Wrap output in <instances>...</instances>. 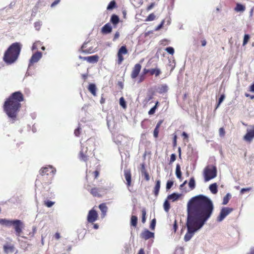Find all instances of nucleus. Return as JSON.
Returning <instances> with one entry per match:
<instances>
[{"instance_id": "obj_36", "label": "nucleus", "mask_w": 254, "mask_h": 254, "mask_svg": "<svg viewBox=\"0 0 254 254\" xmlns=\"http://www.w3.org/2000/svg\"><path fill=\"white\" fill-rule=\"evenodd\" d=\"M189 185L191 190H193L195 188V180L193 178H191L190 180Z\"/></svg>"}, {"instance_id": "obj_35", "label": "nucleus", "mask_w": 254, "mask_h": 254, "mask_svg": "<svg viewBox=\"0 0 254 254\" xmlns=\"http://www.w3.org/2000/svg\"><path fill=\"white\" fill-rule=\"evenodd\" d=\"M12 220H7L6 219H0V223L6 226L12 225Z\"/></svg>"}, {"instance_id": "obj_5", "label": "nucleus", "mask_w": 254, "mask_h": 254, "mask_svg": "<svg viewBox=\"0 0 254 254\" xmlns=\"http://www.w3.org/2000/svg\"><path fill=\"white\" fill-rule=\"evenodd\" d=\"M95 146L94 139L89 138L81 145V149L79 154V158L80 160L87 162L90 157L93 154V150Z\"/></svg>"}, {"instance_id": "obj_2", "label": "nucleus", "mask_w": 254, "mask_h": 254, "mask_svg": "<svg viewBox=\"0 0 254 254\" xmlns=\"http://www.w3.org/2000/svg\"><path fill=\"white\" fill-rule=\"evenodd\" d=\"M24 99L23 94L20 91H16L12 93L6 99L3 104V110L10 118L12 123L16 120L18 113L21 107V102Z\"/></svg>"}, {"instance_id": "obj_21", "label": "nucleus", "mask_w": 254, "mask_h": 254, "mask_svg": "<svg viewBox=\"0 0 254 254\" xmlns=\"http://www.w3.org/2000/svg\"><path fill=\"white\" fill-rule=\"evenodd\" d=\"M168 87L166 84L161 85L158 88V92L160 94H163L168 91Z\"/></svg>"}, {"instance_id": "obj_61", "label": "nucleus", "mask_w": 254, "mask_h": 254, "mask_svg": "<svg viewBox=\"0 0 254 254\" xmlns=\"http://www.w3.org/2000/svg\"><path fill=\"white\" fill-rule=\"evenodd\" d=\"M162 123H163V121H162V120H160V121H159L157 123V125H156V127H155V128H157V129H159V128H160V126H161V124H162Z\"/></svg>"}, {"instance_id": "obj_4", "label": "nucleus", "mask_w": 254, "mask_h": 254, "mask_svg": "<svg viewBox=\"0 0 254 254\" xmlns=\"http://www.w3.org/2000/svg\"><path fill=\"white\" fill-rule=\"evenodd\" d=\"M22 48V45L18 42L12 43L5 51L3 61L7 64H11L18 59Z\"/></svg>"}, {"instance_id": "obj_19", "label": "nucleus", "mask_w": 254, "mask_h": 254, "mask_svg": "<svg viewBox=\"0 0 254 254\" xmlns=\"http://www.w3.org/2000/svg\"><path fill=\"white\" fill-rule=\"evenodd\" d=\"M97 87L95 84L90 83L88 86V91L92 94L94 96H97Z\"/></svg>"}, {"instance_id": "obj_28", "label": "nucleus", "mask_w": 254, "mask_h": 254, "mask_svg": "<svg viewBox=\"0 0 254 254\" xmlns=\"http://www.w3.org/2000/svg\"><path fill=\"white\" fill-rule=\"evenodd\" d=\"M209 190L213 194H216L217 191V185L216 183H213L209 186Z\"/></svg>"}, {"instance_id": "obj_59", "label": "nucleus", "mask_w": 254, "mask_h": 254, "mask_svg": "<svg viewBox=\"0 0 254 254\" xmlns=\"http://www.w3.org/2000/svg\"><path fill=\"white\" fill-rule=\"evenodd\" d=\"M147 172V170L145 168V165L144 163L141 164V173Z\"/></svg>"}, {"instance_id": "obj_58", "label": "nucleus", "mask_w": 254, "mask_h": 254, "mask_svg": "<svg viewBox=\"0 0 254 254\" xmlns=\"http://www.w3.org/2000/svg\"><path fill=\"white\" fill-rule=\"evenodd\" d=\"M119 37H120V33H119V32L117 31L114 35L113 40L114 41H115L116 40H117L119 38Z\"/></svg>"}, {"instance_id": "obj_20", "label": "nucleus", "mask_w": 254, "mask_h": 254, "mask_svg": "<svg viewBox=\"0 0 254 254\" xmlns=\"http://www.w3.org/2000/svg\"><path fill=\"white\" fill-rule=\"evenodd\" d=\"M99 57L98 55H93L87 57V62L89 63L94 64L96 63L99 61Z\"/></svg>"}, {"instance_id": "obj_60", "label": "nucleus", "mask_w": 254, "mask_h": 254, "mask_svg": "<svg viewBox=\"0 0 254 254\" xmlns=\"http://www.w3.org/2000/svg\"><path fill=\"white\" fill-rule=\"evenodd\" d=\"M60 1V0H55L51 5L52 7H54L55 5L58 4Z\"/></svg>"}, {"instance_id": "obj_44", "label": "nucleus", "mask_w": 254, "mask_h": 254, "mask_svg": "<svg viewBox=\"0 0 254 254\" xmlns=\"http://www.w3.org/2000/svg\"><path fill=\"white\" fill-rule=\"evenodd\" d=\"M55 204V202H53L50 200H47L44 201V204L48 207H52Z\"/></svg>"}, {"instance_id": "obj_37", "label": "nucleus", "mask_w": 254, "mask_h": 254, "mask_svg": "<svg viewBox=\"0 0 254 254\" xmlns=\"http://www.w3.org/2000/svg\"><path fill=\"white\" fill-rule=\"evenodd\" d=\"M120 105L124 108H127L126 102L123 97H122L120 99Z\"/></svg>"}, {"instance_id": "obj_63", "label": "nucleus", "mask_w": 254, "mask_h": 254, "mask_svg": "<svg viewBox=\"0 0 254 254\" xmlns=\"http://www.w3.org/2000/svg\"><path fill=\"white\" fill-rule=\"evenodd\" d=\"M182 135L184 137V139H187V140H188L189 136H188V134L186 132L184 131L182 133Z\"/></svg>"}, {"instance_id": "obj_30", "label": "nucleus", "mask_w": 254, "mask_h": 254, "mask_svg": "<svg viewBox=\"0 0 254 254\" xmlns=\"http://www.w3.org/2000/svg\"><path fill=\"white\" fill-rule=\"evenodd\" d=\"M42 42H41L40 41H36L33 44V46L32 47V50H37L39 49L41 47V46H42Z\"/></svg>"}, {"instance_id": "obj_38", "label": "nucleus", "mask_w": 254, "mask_h": 254, "mask_svg": "<svg viewBox=\"0 0 254 254\" xmlns=\"http://www.w3.org/2000/svg\"><path fill=\"white\" fill-rule=\"evenodd\" d=\"M141 213H142V218H141V221L143 223H144L146 221V209L145 208H143L141 210Z\"/></svg>"}, {"instance_id": "obj_39", "label": "nucleus", "mask_w": 254, "mask_h": 254, "mask_svg": "<svg viewBox=\"0 0 254 254\" xmlns=\"http://www.w3.org/2000/svg\"><path fill=\"white\" fill-rule=\"evenodd\" d=\"M155 15H154V14L153 13H152L151 14H150L146 18V19H145V21H153L155 19Z\"/></svg>"}, {"instance_id": "obj_56", "label": "nucleus", "mask_w": 254, "mask_h": 254, "mask_svg": "<svg viewBox=\"0 0 254 254\" xmlns=\"http://www.w3.org/2000/svg\"><path fill=\"white\" fill-rule=\"evenodd\" d=\"M156 110V107H152L148 112V114L150 115H152L154 114Z\"/></svg>"}, {"instance_id": "obj_1", "label": "nucleus", "mask_w": 254, "mask_h": 254, "mask_svg": "<svg viewBox=\"0 0 254 254\" xmlns=\"http://www.w3.org/2000/svg\"><path fill=\"white\" fill-rule=\"evenodd\" d=\"M214 209L211 200L203 195L192 197L187 204V232L184 240H190L195 232L200 229L210 217Z\"/></svg>"}, {"instance_id": "obj_16", "label": "nucleus", "mask_w": 254, "mask_h": 254, "mask_svg": "<svg viewBox=\"0 0 254 254\" xmlns=\"http://www.w3.org/2000/svg\"><path fill=\"white\" fill-rule=\"evenodd\" d=\"M254 138V127L252 129L247 130V132L244 136V140L250 143Z\"/></svg>"}, {"instance_id": "obj_27", "label": "nucleus", "mask_w": 254, "mask_h": 254, "mask_svg": "<svg viewBox=\"0 0 254 254\" xmlns=\"http://www.w3.org/2000/svg\"><path fill=\"white\" fill-rule=\"evenodd\" d=\"M137 216L132 215L130 218V225L135 228L137 226Z\"/></svg>"}, {"instance_id": "obj_10", "label": "nucleus", "mask_w": 254, "mask_h": 254, "mask_svg": "<svg viewBox=\"0 0 254 254\" xmlns=\"http://www.w3.org/2000/svg\"><path fill=\"white\" fill-rule=\"evenodd\" d=\"M233 209L230 207H223L221 210L219 215L217 218L218 222L222 221L228 214H229Z\"/></svg>"}, {"instance_id": "obj_13", "label": "nucleus", "mask_w": 254, "mask_h": 254, "mask_svg": "<svg viewBox=\"0 0 254 254\" xmlns=\"http://www.w3.org/2000/svg\"><path fill=\"white\" fill-rule=\"evenodd\" d=\"M42 54L40 52H37L32 55L30 59L29 60L28 66L30 67L33 65L34 64L38 62L42 58Z\"/></svg>"}, {"instance_id": "obj_51", "label": "nucleus", "mask_w": 254, "mask_h": 254, "mask_svg": "<svg viewBox=\"0 0 254 254\" xmlns=\"http://www.w3.org/2000/svg\"><path fill=\"white\" fill-rule=\"evenodd\" d=\"M159 132V129L155 128L153 131V136L155 138H157L158 137V134Z\"/></svg>"}, {"instance_id": "obj_50", "label": "nucleus", "mask_w": 254, "mask_h": 254, "mask_svg": "<svg viewBox=\"0 0 254 254\" xmlns=\"http://www.w3.org/2000/svg\"><path fill=\"white\" fill-rule=\"evenodd\" d=\"M173 185V182L171 181H168L167 182V185H166V189H167V190L170 189Z\"/></svg>"}, {"instance_id": "obj_24", "label": "nucleus", "mask_w": 254, "mask_h": 254, "mask_svg": "<svg viewBox=\"0 0 254 254\" xmlns=\"http://www.w3.org/2000/svg\"><path fill=\"white\" fill-rule=\"evenodd\" d=\"M3 249L6 253H12L14 252V247L13 245H4Z\"/></svg>"}, {"instance_id": "obj_55", "label": "nucleus", "mask_w": 254, "mask_h": 254, "mask_svg": "<svg viewBox=\"0 0 254 254\" xmlns=\"http://www.w3.org/2000/svg\"><path fill=\"white\" fill-rule=\"evenodd\" d=\"M155 5V2H152L150 5H149L146 7V10L148 11L150 10L151 9H152L154 7Z\"/></svg>"}, {"instance_id": "obj_22", "label": "nucleus", "mask_w": 254, "mask_h": 254, "mask_svg": "<svg viewBox=\"0 0 254 254\" xmlns=\"http://www.w3.org/2000/svg\"><path fill=\"white\" fill-rule=\"evenodd\" d=\"M99 208L102 212L103 217H104L107 213L108 207H107L106 203H103L99 205Z\"/></svg>"}, {"instance_id": "obj_52", "label": "nucleus", "mask_w": 254, "mask_h": 254, "mask_svg": "<svg viewBox=\"0 0 254 254\" xmlns=\"http://www.w3.org/2000/svg\"><path fill=\"white\" fill-rule=\"evenodd\" d=\"M41 22L40 21H37V22H36L35 23H34V26L35 27V28L37 29V30H39L40 28V27L41 26Z\"/></svg>"}, {"instance_id": "obj_8", "label": "nucleus", "mask_w": 254, "mask_h": 254, "mask_svg": "<svg viewBox=\"0 0 254 254\" xmlns=\"http://www.w3.org/2000/svg\"><path fill=\"white\" fill-rule=\"evenodd\" d=\"M128 54V50L126 46H122L118 50L117 53V63L120 65L124 60L123 55Z\"/></svg>"}, {"instance_id": "obj_34", "label": "nucleus", "mask_w": 254, "mask_h": 254, "mask_svg": "<svg viewBox=\"0 0 254 254\" xmlns=\"http://www.w3.org/2000/svg\"><path fill=\"white\" fill-rule=\"evenodd\" d=\"M231 196V195L230 193H227L223 198L222 204L223 205L227 204L228 203Z\"/></svg>"}, {"instance_id": "obj_54", "label": "nucleus", "mask_w": 254, "mask_h": 254, "mask_svg": "<svg viewBox=\"0 0 254 254\" xmlns=\"http://www.w3.org/2000/svg\"><path fill=\"white\" fill-rule=\"evenodd\" d=\"M251 190V188H243L241 189L240 192L241 194L244 193L246 191H249Z\"/></svg>"}, {"instance_id": "obj_45", "label": "nucleus", "mask_w": 254, "mask_h": 254, "mask_svg": "<svg viewBox=\"0 0 254 254\" xmlns=\"http://www.w3.org/2000/svg\"><path fill=\"white\" fill-rule=\"evenodd\" d=\"M142 176H143L144 177V179L146 181H148L150 180V176L149 175L148 173L147 172H144L141 173Z\"/></svg>"}, {"instance_id": "obj_48", "label": "nucleus", "mask_w": 254, "mask_h": 254, "mask_svg": "<svg viewBox=\"0 0 254 254\" xmlns=\"http://www.w3.org/2000/svg\"><path fill=\"white\" fill-rule=\"evenodd\" d=\"M176 159V155L175 154H172L170 157L169 164L173 163Z\"/></svg>"}, {"instance_id": "obj_12", "label": "nucleus", "mask_w": 254, "mask_h": 254, "mask_svg": "<svg viewBox=\"0 0 254 254\" xmlns=\"http://www.w3.org/2000/svg\"><path fill=\"white\" fill-rule=\"evenodd\" d=\"M98 217V215L97 211L94 209L90 210L87 215V221L89 223H93L96 221Z\"/></svg>"}, {"instance_id": "obj_32", "label": "nucleus", "mask_w": 254, "mask_h": 254, "mask_svg": "<svg viewBox=\"0 0 254 254\" xmlns=\"http://www.w3.org/2000/svg\"><path fill=\"white\" fill-rule=\"evenodd\" d=\"M179 194L176 193H173L168 196V199L169 200H172L173 201H174L177 200L179 198Z\"/></svg>"}, {"instance_id": "obj_49", "label": "nucleus", "mask_w": 254, "mask_h": 254, "mask_svg": "<svg viewBox=\"0 0 254 254\" xmlns=\"http://www.w3.org/2000/svg\"><path fill=\"white\" fill-rule=\"evenodd\" d=\"M165 24V20H163L160 24L158 25L155 29V31H158L163 26L164 24Z\"/></svg>"}, {"instance_id": "obj_17", "label": "nucleus", "mask_w": 254, "mask_h": 254, "mask_svg": "<svg viewBox=\"0 0 254 254\" xmlns=\"http://www.w3.org/2000/svg\"><path fill=\"white\" fill-rule=\"evenodd\" d=\"M140 237L145 240L154 237V234L148 230H145L140 234Z\"/></svg>"}, {"instance_id": "obj_64", "label": "nucleus", "mask_w": 254, "mask_h": 254, "mask_svg": "<svg viewBox=\"0 0 254 254\" xmlns=\"http://www.w3.org/2000/svg\"><path fill=\"white\" fill-rule=\"evenodd\" d=\"M250 91L254 93V82L250 86Z\"/></svg>"}, {"instance_id": "obj_15", "label": "nucleus", "mask_w": 254, "mask_h": 254, "mask_svg": "<svg viewBox=\"0 0 254 254\" xmlns=\"http://www.w3.org/2000/svg\"><path fill=\"white\" fill-rule=\"evenodd\" d=\"M141 68V65L140 64H136L134 65L131 71L130 76L131 78L135 79L138 75Z\"/></svg>"}, {"instance_id": "obj_31", "label": "nucleus", "mask_w": 254, "mask_h": 254, "mask_svg": "<svg viewBox=\"0 0 254 254\" xmlns=\"http://www.w3.org/2000/svg\"><path fill=\"white\" fill-rule=\"evenodd\" d=\"M176 175L178 178L180 179L182 178V172L181 171V167L179 164H177L176 165Z\"/></svg>"}, {"instance_id": "obj_26", "label": "nucleus", "mask_w": 254, "mask_h": 254, "mask_svg": "<svg viewBox=\"0 0 254 254\" xmlns=\"http://www.w3.org/2000/svg\"><path fill=\"white\" fill-rule=\"evenodd\" d=\"M234 9L237 12H243L245 10L246 7L245 5L238 3L236 4V6L235 7Z\"/></svg>"}, {"instance_id": "obj_6", "label": "nucleus", "mask_w": 254, "mask_h": 254, "mask_svg": "<svg viewBox=\"0 0 254 254\" xmlns=\"http://www.w3.org/2000/svg\"><path fill=\"white\" fill-rule=\"evenodd\" d=\"M217 176L216 167L214 166H207L204 170V177L205 182L215 178Z\"/></svg>"}, {"instance_id": "obj_14", "label": "nucleus", "mask_w": 254, "mask_h": 254, "mask_svg": "<svg viewBox=\"0 0 254 254\" xmlns=\"http://www.w3.org/2000/svg\"><path fill=\"white\" fill-rule=\"evenodd\" d=\"M90 44H91L89 41L84 43L81 48V51L82 53L87 54L93 53L94 52V50L92 46H90Z\"/></svg>"}, {"instance_id": "obj_41", "label": "nucleus", "mask_w": 254, "mask_h": 254, "mask_svg": "<svg viewBox=\"0 0 254 254\" xmlns=\"http://www.w3.org/2000/svg\"><path fill=\"white\" fill-rule=\"evenodd\" d=\"M250 37L249 35H248V34H245L244 35V40H243V46L246 45L248 43V42L250 39Z\"/></svg>"}, {"instance_id": "obj_53", "label": "nucleus", "mask_w": 254, "mask_h": 254, "mask_svg": "<svg viewBox=\"0 0 254 254\" xmlns=\"http://www.w3.org/2000/svg\"><path fill=\"white\" fill-rule=\"evenodd\" d=\"M219 134L221 136H224V135L225 134V131L224 128H223V127L220 128L219 129Z\"/></svg>"}, {"instance_id": "obj_25", "label": "nucleus", "mask_w": 254, "mask_h": 254, "mask_svg": "<svg viewBox=\"0 0 254 254\" xmlns=\"http://www.w3.org/2000/svg\"><path fill=\"white\" fill-rule=\"evenodd\" d=\"M120 21L119 17L118 15L116 14H113L112 15L110 21L112 23V24L114 25H116L119 23Z\"/></svg>"}, {"instance_id": "obj_46", "label": "nucleus", "mask_w": 254, "mask_h": 254, "mask_svg": "<svg viewBox=\"0 0 254 254\" xmlns=\"http://www.w3.org/2000/svg\"><path fill=\"white\" fill-rule=\"evenodd\" d=\"M165 50L170 54L173 55L174 53V49L173 47H169L166 48Z\"/></svg>"}, {"instance_id": "obj_7", "label": "nucleus", "mask_w": 254, "mask_h": 254, "mask_svg": "<svg viewBox=\"0 0 254 254\" xmlns=\"http://www.w3.org/2000/svg\"><path fill=\"white\" fill-rule=\"evenodd\" d=\"M90 186L89 185L87 186V189L89 191L91 194H92L94 197H101L104 194L106 193V191L107 189L105 187H93L89 189Z\"/></svg>"}, {"instance_id": "obj_9", "label": "nucleus", "mask_w": 254, "mask_h": 254, "mask_svg": "<svg viewBox=\"0 0 254 254\" xmlns=\"http://www.w3.org/2000/svg\"><path fill=\"white\" fill-rule=\"evenodd\" d=\"M12 225L13 226L15 231L16 235L17 236H20L22 232L23 224L19 220H12Z\"/></svg>"}, {"instance_id": "obj_33", "label": "nucleus", "mask_w": 254, "mask_h": 254, "mask_svg": "<svg viewBox=\"0 0 254 254\" xmlns=\"http://www.w3.org/2000/svg\"><path fill=\"white\" fill-rule=\"evenodd\" d=\"M116 7H117V5H116V1L115 0H112V1H110L109 4H108L107 9L108 10H111V9H113V8H116Z\"/></svg>"}, {"instance_id": "obj_57", "label": "nucleus", "mask_w": 254, "mask_h": 254, "mask_svg": "<svg viewBox=\"0 0 254 254\" xmlns=\"http://www.w3.org/2000/svg\"><path fill=\"white\" fill-rule=\"evenodd\" d=\"M93 174L94 175V179H97L99 175V171L98 170H95L93 172Z\"/></svg>"}, {"instance_id": "obj_62", "label": "nucleus", "mask_w": 254, "mask_h": 254, "mask_svg": "<svg viewBox=\"0 0 254 254\" xmlns=\"http://www.w3.org/2000/svg\"><path fill=\"white\" fill-rule=\"evenodd\" d=\"M162 123H163V121H162V120H160V121H159L157 123V125H156V127H155V128H157V129H159V128H160V126H161V124H162Z\"/></svg>"}, {"instance_id": "obj_42", "label": "nucleus", "mask_w": 254, "mask_h": 254, "mask_svg": "<svg viewBox=\"0 0 254 254\" xmlns=\"http://www.w3.org/2000/svg\"><path fill=\"white\" fill-rule=\"evenodd\" d=\"M225 97V96L224 94H222V95H221L220 97L219 98L218 102L217 105L216 106V109L218 108V107L220 106V104L224 100Z\"/></svg>"}, {"instance_id": "obj_3", "label": "nucleus", "mask_w": 254, "mask_h": 254, "mask_svg": "<svg viewBox=\"0 0 254 254\" xmlns=\"http://www.w3.org/2000/svg\"><path fill=\"white\" fill-rule=\"evenodd\" d=\"M56 169L52 166L42 167L40 170V175L36 180V185L40 183L44 189L52 183Z\"/></svg>"}, {"instance_id": "obj_23", "label": "nucleus", "mask_w": 254, "mask_h": 254, "mask_svg": "<svg viewBox=\"0 0 254 254\" xmlns=\"http://www.w3.org/2000/svg\"><path fill=\"white\" fill-rule=\"evenodd\" d=\"M160 188V180H157L156 181V184L154 188V194L155 196H157L159 194V190Z\"/></svg>"}, {"instance_id": "obj_29", "label": "nucleus", "mask_w": 254, "mask_h": 254, "mask_svg": "<svg viewBox=\"0 0 254 254\" xmlns=\"http://www.w3.org/2000/svg\"><path fill=\"white\" fill-rule=\"evenodd\" d=\"M149 73L151 75L155 74L156 76H158L161 73V71L158 68H151L149 69Z\"/></svg>"}, {"instance_id": "obj_11", "label": "nucleus", "mask_w": 254, "mask_h": 254, "mask_svg": "<svg viewBox=\"0 0 254 254\" xmlns=\"http://www.w3.org/2000/svg\"><path fill=\"white\" fill-rule=\"evenodd\" d=\"M124 175L126 181V184L128 189L132 186L131 184V172L130 169H125L124 171Z\"/></svg>"}, {"instance_id": "obj_43", "label": "nucleus", "mask_w": 254, "mask_h": 254, "mask_svg": "<svg viewBox=\"0 0 254 254\" xmlns=\"http://www.w3.org/2000/svg\"><path fill=\"white\" fill-rule=\"evenodd\" d=\"M156 221L155 218H154L151 220V223L150 225V228L151 230H154L155 225H156Z\"/></svg>"}, {"instance_id": "obj_18", "label": "nucleus", "mask_w": 254, "mask_h": 254, "mask_svg": "<svg viewBox=\"0 0 254 254\" xmlns=\"http://www.w3.org/2000/svg\"><path fill=\"white\" fill-rule=\"evenodd\" d=\"M112 31V27L109 23L106 24L101 29V32L103 34H107Z\"/></svg>"}, {"instance_id": "obj_40", "label": "nucleus", "mask_w": 254, "mask_h": 254, "mask_svg": "<svg viewBox=\"0 0 254 254\" xmlns=\"http://www.w3.org/2000/svg\"><path fill=\"white\" fill-rule=\"evenodd\" d=\"M164 208L165 211L168 212L170 208V203L168 200H165L164 203Z\"/></svg>"}, {"instance_id": "obj_47", "label": "nucleus", "mask_w": 254, "mask_h": 254, "mask_svg": "<svg viewBox=\"0 0 254 254\" xmlns=\"http://www.w3.org/2000/svg\"><path fill=\"white\" fill-rule=\"evenodd\" d=\"M81 128L79 127L74 130V133L76 136H79L81 132Z\"/></svg>"}]
</instances>
